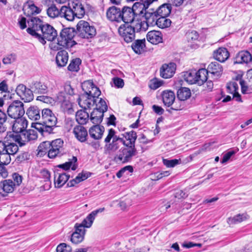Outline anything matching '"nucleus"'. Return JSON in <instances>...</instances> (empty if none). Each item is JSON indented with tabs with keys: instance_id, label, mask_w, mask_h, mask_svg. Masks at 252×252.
Wrapping results in <instances>:
<instances>
[{
	"instance_id": "28",
	"label": "nucleus",
	"mask_w": 252,
	"mask_h": 252,
	"mask_svg": "<svg viewBox=\"0 0 252 252\" xmlns=\"http://www.w3.org/2000/svg\"><path fill=\"white\" fill-rule=\"evenodd\" d=\"M147 40L153 44H158L162 41V34L158 31L149 32L146 35Z\"/></svg>"
},
{
	"instance_id": "37",
	"label": "nucleus",
	"mask_w": 252,
	"mask_h": 252,
	"mask_svg": "<svg viewBox=\"0 0 252 252\" xmlns=\"http://www.w3.org/2000/svg\"><path fill=\"white\" fill-rule=\"evenodd\" d=\"M172 6L170 3H164L156 9L159 17H167L171 13Z\"/></svg>"
},
{
	"instance_id": "62",
	"label": "nucleus",
	"mask_w": 252,
	"mask_h": 252,
	"mask_svg": "<svg viewBox=\"0 0 252 252\" xmlns=\"http://www.w3.org/2000/svg\"><path fill=\"white\" fill-rule=\"evenodd\" d=\"M13 183L15 185V187L19 186L22 182V177L18 173H14L12 175Z\"/></svg>"
},
{
	"instance_id": "10",
	"label": "nucleus",
	"mask_w": 252,
	"mask_h": 252,
	"mask_svg": "<svg viewBox=\"0 0 252 252\" xmlns=\"http://www.w3.org/2000/svg\"><path fill=\"white\" fill-rule=\"evenodd\" d=\"M7 113L11 118H22L25 113L23 103L20 100L14 101L8 107Z\"/></svg>"
},
{
	"instance_id": "45",
	"label": "nucleus",
	"mask_w": 252,
	"mask_h": 252,
	"mask_svg": "<svg viewBox=\"0 0 252 252\" xmlns=\"http://www.w3.org/2000/svg\"><path fill=\"white\" fill-rule=\"evenodd\" d=\"M177 95L179 100L185 101L190 97L191 92L188 88L182 87L178 90Z\"/></svg>"
},
{
	"instance_id": "48",
	"label": "nucleus",
	"mask_w": 252,
	"mask_h": 252,
	"mask_svg": "<svg viewBox=\"0 0 252 252\" xmlns=\"http://www.w3.org/2000/svg\"><path fill=\"white\" fill-rule=\"evenodd\" d=\"M184 80L190 84H196V71L189 70L184 72Z\"/></svg>"
},
{
	"instance_id": "58",
	"label": "nucleus",
	"mask_w": 252,
	"mask_h": 252,
	"mask_svg": "<svg viewBox=\"0 0 252 252\" xmlns=\"http://www.w3.org/2000/svg\"><path fill=\"white\" fill-rule=\"evenodd\" d=\"M30 155L27 152L20 154L16 158L15 161L18 163H21L29 159Z\"/></svg>"
},
{
	"instance_id": "49",
	"label": "nucleus",
	"mask_w": 252,
	"mask_h": 252,
	"mask_svg": "<svg viewBox=\"0 0 252 252\" xmlns=\"http://www.w3.org/2000/svg\"><path fill=\"white\" fill-rule=\"evenodd\" d=\"M69 177L70 176L65 173L59 174L57 180L55 179V187L58 188H61L68 180Z\"/></svg>"
},
{
	"instance_id": "30",
	"label": "nucleus",
	"mask_w": 252,
	"mask_h": 252,
	"mask_svg": "<svg viewBox=\"0 0 252 252\" xmlns=\"http://www.w3.org/2000/svg\"><path fill=\"white\" fill-rule=\"evenodd\" d=\"M89 132L92 138L99 140L102 137L104 132V127L103 126L96 124L90 128Z\"/></svg>"
},
{
	"instance_id": "40",
	"label": "nucleus",
	"mask_w": 252,
	"mask_h": 252,
	"mask_svg": "<svg viewBox=\"0 0 252 252\" xmlns=\"http://www.w3.org/2000/svg\"><path fill=\"white\" fill-rule=\"evenodd\" d=\"M71 6L77 17L81 18L84 15L85 9L82 3L78 0L73 1Z\"/></svg>"
},
{
	"instance_id": "7",
	"label": "nucleus",
	"mask_w": 252,
	"mask_h": 252,
	"mask_svg": "<svg viewBox=\"0 0 252 252\" xmlns=\"http://www.w3.org/2000/svg\"><path fill=\"white\" fill-rule=\"evenodd\" d=\"M41 31L36 36L38 40L43 45L46 43V39L52 41H54L58 36V33L55 29L48 24H45L40 29Z\"/></svg>"
},
{
	"instance_id": "9",
	"label": "nucleus",
	"mask_w": 252,
	"mask_h": 252,
	"mask_svg": "<svg viewBox=\"0 0 252 252\" xmlns=\"http://www.w3.org/2000/svg\"><path fill=\"white\" fill-rule=\"evenodd\" d=\"M125 147L121 148L119 153L116 155L114 159L117 162L126 163L131 160L133 157L136 155L137 152L135 146L124 145Z\"/></svg>"
},
{
	"instance_id": "25",
	"label": "nucleus",
	"mask_w": 252,
	"mask_h": 252,
	"mask_svg": "<svg viewBox=\"0 0 252 252\" xmlns=\"http://www.w3.org/2000/svg\"><path fill=\"white\" fill-rule=\"evenodd\" d=\"M248 82L240 79L239 83L241 87L242 93L245 94H251L252 92V69L250 70L247 73Z\"/></svg>"
},
{
	"instance_id": "38",
	"label": "nucleus",
	"mask_w": 252,
	"mask_h": 252,
	"mask_svg": "<svg viewBox=\"0 0 252 252\" xmlns=\"http://www.w3.org/2000/svg\"><path fill=\"white\" fill-rule=\"evenodd\" d=\"M145 39L136 40L131 45V48L133 51L138 54L143 52L145 48Z\"/></svg>"
},
{
	"instance_id": "8",
	"label": "nucleus",
	"mask_w": 252,
	"mask_h": 252,
	"mask_svg": "<svg viewBox=\"0 0 252 252\" xmlns=\"http://www.w3.org/2000/svg\"><path fill=\"white\" fill-rule=\"evenodd\" d=\"M96 107L91 113L90 120L94 124H100L104 116V113L107 111L108 106L106 102L102 98L99 99L97 103L95 104Z\"/></svg>"
},
{
	"instance_id": "44",
	"label": "nucleus",
	"mask_w": 252,
	"mask_h": 252,
	"mask_svg": "<svg viewBox=\"0 0 252 252\" xmlns=\"http://www.w3.org/2000/svg\"><path fill=\"white\" fill-rule=\"evenodd\" d=\"M89 118V113L84 110H78L76 113V120L81 125L86 124Z\"/></svg>"
},
{
	"instance_id": "18",
	"label": "nucleus",
	"mask_w": 252,
	"mask_h": 252,
	"mask_svg": "<svg viewBox=\"0 0 252 252\" xmlns=\"http://www.w3.org/2000/svg\"><path fill=\"white\" fill-rule=\"evenodd\" d=\"M42 122L45 124L56 125L57 118L52 111L48 108L42 110Z\"/></svg>"
},
{
	"instance_id": "14",
	"label": "nucleus",
	"mask_w": 252,
	"mask_h": 252,
	"mask_svg": "<svg viewBox=\"0 0 252 252\" xmlns=\"http://www.w3.org/2000/svg\"><path fill=\"white\" fill-rule=\"evenodd\" d=\"M17 94L25 102H30L33 100L34 96L31 88H28L22 84L18 85L16 89Z\"/></svg>"
},
{
	"instance_id": "4",
	"label": "nucleus",
	"mask_w": 252,
	"mask_h": 252,
	"mask_svg": "<svg viewBox=\"0 0 252 252\" xmlns=\"http://www.w3.org/2000/svg\"><path fill=\"white\" fill-rule=\"evenodd\" d=\"M142 17H144L145 20L142 21L137 19L138 25L136 28L137 30H142L143 31L147 30L149 26L156 25L157 20L159 18L158 15L156 13V9L154 8H148Z\"/></svg>"
},
{
	"instance_id": "54",
	"label": "nucleus",
	"mask_w": 252,
	"mask_h": 252,
	"mask_svg": "<svg viewBox=\"0 0 252 252\" xmlns=\"http://www.w3.org/2000/svg\"><path fill=\"white\" fill-rule=\"evenodd\" d=\"M56 101L62 105H68L69 100L67 96L63 92H61L57 95Z\"/></svg>"
},
{
	"instance_id": "19",
	"label": "nucleus",
	"mask_w": 252,
	"mask_h": 252,
	"mask_svg": "<svg viewBox=\"0 0 252 252\" xmlns=\"http://www.w3.org/2000/svg\"><path fill=\"white\" fill-rule=\"evenodd\" d=\"M75 231L71 235V241L75 244L81 243L84 238L86 230L82 225L76 223L74 226Z\"/></svg>"
},
{
	"instance_id": "50",
	"label": "nucleus",
	"mask_w": 252,
	"mask_h": 252,
	"mask_svg": "<svg viewBox=\"0 0 252 252\" xmlns=\"http://www.w3.org/2000/svg\"><path fill=\"white\" fill-rule=\"evenodd\" d=\"M77 158L73 157L71 160L66 162L63 164H60L58 167L65 170H68L71 167L72 170H75L77 168V165L75 164L77 162Z\"/></svg>"
},
{
	"instance_id": "51",
	"label": "nucleus",
	"mask_w": 252,
	"mask_h": 252,
	"mask_svg": "<svg viewBox=\"0 0 252 252\" xmlns=\"http://www.w3.org/2000/svg\"><path fill=\"white\" fill-rule=\"evenodd\" d=\"M167 17H159L156 25L161 29L168 28L171 24V21L167 19Z\"/></svg>"
},
{
	"instance_id": "63",
	"label": "nucleus",
	"mask_w": 252,
	"mask_h": 252,
	"mask_svg": "<svg viewBox=\"0 0 252 252\" xmlns=\"http://www.w3.org/2000/svg\"><path fill=\"white\" fill-rule=\"evenodd\" d=\"M188 196V194L183 190H177L174 193V197L178 199H184Z\"/></svg>"
},
{
	"instance_id": "12",
	"label": "nucleus",
	"mask_w": 252,
	"mask_h": 252,
	"mask_svg": "<svg viewBox=\"0 0 252 252\" xmlns=\"http://www.w3.org/2000/svg\"><path fill=\"white\" fill-rule=\"evenodd\" d=\"M63 141L61 139H57L50 142V147L48 150V157L54 158L61 157L63 154Z\"/></svg>"
},
{
	"instance_id": "33",
	"label": "nucleus",
	"mask_w": 252,
	"mask_h": 252,
	"mask_svg": "<svg viewBox=\"0 0 252 252\" xmlns=\"http://www.w3.org/2000/svg\"><path fill=\"white\" fill-rule=\"evenodd\" d=\"M73 133L76 138L80 142H84L86 140L88 132L86 128L81 125L77 126L73 129Z\"/></svg>"
},
{
	"instance_id": "1",
	"label": "nucleus",
	"mask_w": 252,
	"mask_h": 252,
	"mask_svg": "<svg viewBox=\"0 0 252 252\" xmlns=\"http://www.w3.org/2000/svg\"><path fill=\"white\" fill-rule=\"evenodd\" d=\"M114 129L111 128L108 130V133L104 139L105 145L104 147V153L106 155H111L115 153L122 145L135 146L137 138L136 132L133 130L124 133L123 135L126 141L116 134Z\"/></svg>"
},
{
	"instance_id": "15",
	"label": "nucleus",
	"mask_w": 252,
	"mask_h": 252,
	"mask_svg": "<svg viewBox=\"0 0 252 252\" xmlns=\"http://www.w3.org/2000/svg\"><path fill=\"white\" fill-rule=\"evenodd\" d=\"M158 0H140V1L136 2L133 5L131 9L136 14V16H142L144 12L147 11L149 5L153 2Z\"/></svg>"
},
{
	"instance_id": "39",
	"label": "nucleus",
	"mask_w": 252,
	"mask_h": 252,
	"mask_svg": "<svg viewBox=\"0 0 252 252\" xmlns=\"http://www.w3.org/2000/svg\"><path fill=\"white\" fill-rule=\"evenodd\" d=\"M75 14L72 8L70 7L63 6L61 7V17H64L68 21H73L75 18Z\"/></svg>"
},
{
	"instance_id": "13",
	"label": "nucleus",
	"mask_w": 252,
	"mask_h": 252,
	"mask_svg": "<svg viewBox=\"0 0 252 252\" xmlns=\"http://www.w3.org/2000/svg\"><path fill=\"white\" fill-rule=\"evenodd\" d=\"M37 138V132L32 129L24 130L23 133L16 136V141L21 146L25 145L27 142L34 141Z\"/></svg>"
},
{
	"instance_id": "47",
	"label": "nucleus",
	"mask_w": 252,
	"mask_h": 252,
	"mask_svg": "<svg viewBox=\"0 0 252 252\" xmlns=\"http://www.w3.org/2000/svg\"><path fill=\"white\" fill-rule=\"evenodd\" d=\"M89 177L87 173H80L78 174L75 179L70 180L67 184V187H74L76 184L87 179Z\"/></svg>"
},
{
	"instance_id": "42",
	"label": "nucleus",
	"mask_w": 252,
	"mask_h": 252,
	"mask_svg": "<svg viewBox=\"0 0 252 252\" xmlns=\"http://www.w3.org/2000/svg\"><path fill=\"white\" fill-rule=\"evenodd\" d=\"M252 60L251 54L247 51L240 52L236 56L237 62L242 63H248Z\"/></svg>"
},
{
	"instance_id": "56",
	"label": "nucleus",
	"mask_w": 252,
	"mask_h": 252,
	"mask_svg": "<svg viewBox=\"0 0 252 252\" xmlns=\"http://www.w3.org/2000/svg\"><path fill=\"white\" fill-rule=\"evenodd\" d=\"M180 161V159H173L170 160L167 159H163V164L167 167H173L175 166L176 165L179 164Z\"/></svg>"
},
{
	"instance_id": "41",
	"label": "nucleus",
	"mask_w": 252,
	"mask_h": 252,
	"mask_svg": "<svg viewBox=\"0 0 252 252\" xmlns=\"http://www.w3.org/2000/svg\"><path fill=\"white\" fill-rule=\"evenodd\" d=\"M249 218L247 214H239L233 217H229L227 219V222L229 225H233L240 223L246 220Z\"/></svg>"
},
{
	"instance_id": "36",
	"label": "nucleus",
	"mask_w": 252,
	"mask_h": 252,
	"mask_svg": "<svg viewBox=\"0 0 252 252\" xmlns=\"http://www.w3.org/2000/svg\"><path fill=\"white\" fill-rule=\"evenodd\" d=\"M26 114L28 118L32 121H37L40 119V111L36 106L30 107L27 110Z\"/></svg>"
},
{
	"instance_id": "64",
	"label": "nucleus",
	"mask_w": 252,
	"mask_h": 252,
	"mask_svg": "<svg viewBox=\"0 0 252 252\" xmlns=\"http://www.w3.org/2000/svg\"><path fill=\"white\" fill-rule=\"evenodd\" d=\"M113 80L115 87L118 88H122L123 87L124 82L122 79L119 77H114Z\"/></svg>"
},
{
	"instance_id": "27",
	"label": "nucleus",
	"mask_w": 252,
	"mask_h": 252,
	"mask_svg": "<svg viewBox=\"0 0 252 252\" xmlns=\"http://www.w3.org/2000/svg\"><path fill=\"white\" fill-rule=\"evenodd\" d=\"M17 145L9 140L4 139L3 140H0V154H3L4 152H11L13 153L16 151Z\"/></svg>"
},
{
	"instance_id": "61",
	"label": "nucleus",
	"mask_w": 252,
	"mask_h": 252,
	"mask_svg": "<svg viewBox=\"0 0 252 252\" xmlns=\"http://www.w3.org/2000/svg\"><path fill=\"white\" fill-rule=\"evenodd\" d=\"M39 176L43 178L45 182L50 181V173L49 171L45 169L40 170Z\"/></svg>"
},
{
	"instance_id": "34",
	"label": "nucleus",
	"mask_w": 252,
	"mask_h": 252,
	"mask_svg": "<svg viewBox=\"0 0 252 252\" xmlns=\"http://www.w3.org/2000/svg\"><path fill=\"white\" fill-rule=\"evenodd\" d=\"M68 60V53L65 50L59 51L56 55V62L59 67L64 66Z\"/></svg>"
},
{
	"instance_id": "2",
	"label": "nucleus",
	"mask_w": 252,
	"mask_h": 252,
	"mask_svg": "<svg viewBox=\"0 0 252 252\" xmlns=\"http://www.w3.org/2000/svg\"><path fill=\"white\" fill-rule=\"evenodd\" d=\"M84 93L78 98V104L84 109H91L99 101L101 91L93 82L85 81L82 85Z\"/></svg>"
},
{
	"instance_id": "57",
	"label": "nucleus",
	"mask_w": 252,
	"mask_h": 252,
	"mask_svg": "<svg viewBox=\"0 0 252 252\" xmlns=\"http://www.w3.org/2000/svg\"><path fill=\"white\" fill-rule=\"evenodd\" d=\"M56 251L57 252H71L72 249L70 246L62 243L58 246Z\"/></svg>"
},
{
	"instance_id": "6",
	"label": "nucleus",
	"mask_w": 252,
	"mask_h": 252,
	"mask_svg": "<svg viewBox=\"0 0 252 252\" xmlns=\"http://www.w3.org/2000/svg\"><path fill=\"white\" fill-rule=\"evenodd\" d=\"M137 25L138 21H137L133 26L127 23L121 25L119 28V33L126 42L129 43L133 41L135 36L136 32L143 31L142 30H137L136 28Z\"/></svg>"
},
{
	"instance_id": "32",
	"label": "nucleus",
	"mask_w": 252,
	"mask_h": 252,
	"mask_svg": "<svg viewBox=\"0 0 252 252\" xmlns=\"http://www.w3.org/2000/svg\"><path fill=\"white\" fill-rule=\"evenodd\" d=\"M162 101L164 105L170 107L173 104L175 99V95L173 91L166 90L162 93Z\"/></svg>"
},
{
	"instance_id": "29",
	"label": "nucleus",
	"mask_w": 252,
	"mask_h": 252,
	"mask_svg": "<svg viewBox=\"0 0 252 252\" xmlns=\"http://www.w3.org/2000/svg\"><path fill=\"white\" fill-rule=\"evenodd\" d=\"M23 11L27 16L30 17L32 15L40 13L41 9L35 6L32 1H28L24 5Z\"/></svg>"
},
{
	"instance_id": "17",
	"label": "nucleus",
	"mask_w": 252,
	"mask_h": 252,
	"mask_svg": "<svg viewBox=\"0 0 252 252\" xmlns=\"http://www.w3.org/2000/svg\"><path fill=\"white\" fill-rule=\"evenodd\" d=\"M176 64L174 63L163 64L160 68V76L167 79L172 77L175 73Z\"/></svg>"
},
{
	"instance_id": "5",
	"label": "nucleus",
	"mask_w": 252,
	"mask_h": 252,
	"mask_svg": "<svg viewBox=\"0 0 252 252\" xmlns=\"http://www.w3.org/2000/svg\"><path fill=\"white\" fill-rule=\"evenodd\" d=\"M76 33L82 38L90 39L93 38L96 32L94 26H91L87 21L81 20L76 26Z\"/></svg>"
},
{
	"instance_id": "20",
	"label": "nucleus",
	"mask_w": 252,
	"mask_h": 252,
	"mask_svg": "<svg viewBox=\"0 0 252 252\" xmlns=\"http://www.w3.org/2000/svg\"><path fill=\"white\" fill-rule=\"evenodd\" d=\"M15 185L11 179H7L0 182V194L4 196L7 193L12 192L15 189Z\"/></svg>"
},
{
	"instance_id": "21",
	"label": "nucleus",
	"mask_w": 252,
	"mask_h": 252,
	"mask_svg": "<svg viewBox=\"0 0 252 252\" xmlns=\"http://www.w3.org/2000/svg\"><path fill=\"white\" fill-rule=\"evenodd\" d=\"M104 210V208H100L93 211L87 216L81 223H78V225H82L84 228L85 227L90 228L92 226L97 215L99 213L103 212Z\"/></svg>"
},
{
	"instance_id": "16",
	"label": "nucleus",
	"mask_w": 252,
	"mask_h": 252,
	"mask_svg": "<svg viewBox=\"0 0 252 252\" xmlns=\"http://www.w3.org/2000/svg\"><path fill=\"white\" fill-rule=\"evenodd\" d=\"M121 17L122 21L125 22V24H135L136 23L137 16L130 7L124 6L121 11Z\"/></svg>"
},
{
	"instance_id": "46",
	"label": "nucleus",
	"mask_w": 252,
	"mask_h": 252,
	"mask_svg": "<svg viewBox=\"0 0 252 252\" xmlns=\"http://www.w3.org/2000/svg\"><path fill=\"white\" fill-rule=\"evenodd\" d=\"M15 150L16 151L15 152H13V153L8 152L0 154V163L4 165L8 164L11 160L10 156L14 155L18 151L19 148L18 146Z\"/></svg>"
},
{
	"instance_id": "3",
	"label": "nucleus",
	"mask_w": 252,
	"mask_h": 252,
	"mask_svg": "<svg viewBox=\"0 0 252 252\" xmlns=\"http://www.w3.org/2000/svg\"><path fill=\"white\" fill-rule=\"evenodd\" d=\"M75 31L74 28H67L62 30L57 38L58 44L65 48H69L77 44L73 40Z\"/></svg>"
},
{
	"instance_id": "43",
	"label": "nucleus",
	"mask_w": 252,
	"mask_h": 252,
	"mask_svg": "<svg viewBox=\"0 0 252 252\" xmlns=\"http://www.w3.org/2000/svg\"><path fill=\"white\" fill-rule=\"evenodd\" d=\"M208 73L205 68H201L196 71V84L203 85L207 80Z\"/></svg>"
},
{
	"instance_id": "35",
	"label": "nucleus",
	"mask_w": 252,
	"mask_h": 252,
	"mask_svg": "<svg viewBox=\"0 0 252 252\" xmlns=\"http://www.w3.org/2000/svg\"><path fill=\"white\" fill-rule=\"evenodd\" d=\"M55 126L56 125L45 124L43 123H37L34 125V128L42 135H43L44 133L48 134L52 133Z\"/></svg>"
},
{
	"instance_id": "59",
	"label": "nucleus",
	"mask_w": 252,
	"mask_h": 252,
	"mask_svg": "<svg viewBox=\"0 0 252 252\" xmlns=\"http://www.w3.org/2000/svg\"><path fill=\"white\" fill-rule=\"evenodd\" d=\"M227 89L229 93L235 94L238 92V85L235 82H230L227 85Z\"/></svg>"
},
{
	"instance_id": "26",
	"label": "nucleus",
	"mask_w": 252,
	"mask_h": 252,
	"mask_svg": "<svg viewBox=\"0 0 252 252\" xmlns=\"http://www.w3.org/2000/svg\"><path fill=\"white\" fill-rule=\"evenodd\" d=\"M28 125V121L22 117L15 119L12 126V129L14 132L21 134L24 130H26Z\"/></svg>"
},
{
	"instance_id": "52",
	"label": "nucleus",
	"mask_w": 252,
	"mask_h": 252,
	"mask_svg": "<svg viewBox=\"0 0 252 252\" xmlns=\"http://www.w3.org/2000/svg\"><path fill=\"white\" fill-rule=\"evenodd\" d=\"M47 13L50 18H55L59 16H61V9L59 10L55 5L52 4L47 8Z\"/></svg>"
},
{
	"instance_id": "22",
	"label": "nucleus",
	"mask_w": 252,
	"mask_h": 252,
	"mask_svg": "<svg viewBox=\"0 0 252 252\" xmlns=\"http://www.w3.org/2000/svg\"><path fill=\"white\" fill-rule=\"evenodd\" d=\"M121 11L120 8L111 6L107 10L106 17L111 21L120 22L122 21Z\"/></svg>"
},
{
	"instance_id": "53",
	"label": "nucleus",
	"mask_w": 252,
	"mask_h": 252,
	"mask_svg": "<svg viewBox=\"0 0 252 252\" xmlns=\"http://www.w3.org/2000/svg\"><path fill=\"white\" fill-rule=\"evenodd\" d=\"M81 60L79 58L72 60L67 67L68 70L77 72L79 70V65Z\"/></svg>"
},
{
	"instance_id": "24",
	"label": "nucleus",
	"mask_w": 252,
	"mask_h": 252,
	"mask_svg": "<svg viewBox=\"0 0 252 252\" xmlns=\"http://www.w3.org/2000/svg\"><path fill=\"white\" fill-rule=\"evenodd\" d=\"M29 87L31 88L33 94H44L48 92L47 85L40 81H33L30 84Z\"/></svg>"
},
{
	"instance_id": "55",
	"label": "nucleus",
	"mask_w": 252,
	"mask_h": 252,
	"mask_svg": "<svg viewBox=\"0 0 252 252\" xmlns=\"http://www.w3.org/2000/svg\"><path fill=\"white\" fill-rule=\"evenodd\" d=\"M50 142L44 141L42 142L38 147V153H41L42 155L44 153H48V150L50 147Z\"/></svg>"
},
{
	"instance_id": "60",
	"label": "nucleus",
	"mask_w": 252,
	"mask_h": 252,
	"mask_svg": "<svg viewBox=\"0 0 252 252\" xmlns=\"http://www.w3.org/2000/svg\"><path fill=\"white\" fill-rule=\"evenodd\" d=\"M16 56L15 54H11L4 57L2 63L4 64H10L15 61Z\"/></svg>"
},
{
	"instance_id": "11",
	"label": "nucleus",
	"mask_w": 252,
	"mask_h": 252,
	"mask_svg": "<svg viewBox=\"0 0 252 252\" xmlns=\"http://www.w3.org/2000/svg\"><path fill=\"white\" fill-rule=\"evenodd\" d=\"M28 28L27 32L35 37L38 36L44 23L42 20L38 17H32L27 20Z\"/></svg>"
},
{
	"instance_id": "23",
	"label": "nucleus",
	"mask_w": 252,
	"mask_h": 252,
	"mask_svg": "<svg viewBox=\"0 0 252 252\" xmlns=\"http://www.w3.org/2000/svg\"><path fill=\"white\" fill-rule=\"evenodd\" d=\"M208 73L212 74L215 79H218L222 74L223 68L222 65L217 62H212L208 66L206 69Z\"/></svg>"
},
{
	"instance_id": "31",
	"label": "nucleus",
	"mask_w": 252,
	"mask_h": 252,
	"mask_svg": "<svg viewBox=\"0 0 252 252\" xmlns=\"http://www.w3.org/2000/svg\"><path fill=\"white\" fill-rule=\"evenodd\" d=\"M213 56L216 60L223 63L228 59L229 53L226 48L220 47L214 51Z\"/></svg>"
}]
</instances>
